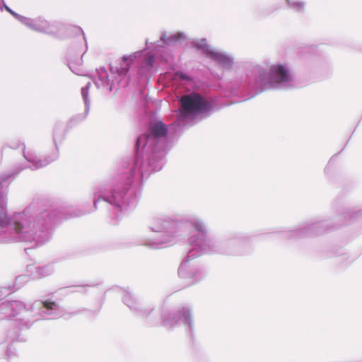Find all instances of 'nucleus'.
Here are the masks:
<instances>
[{
    "label": "nucleus",
    "instance_id": "1",
    "mask_svg": "<svg viewBox=\"0 0 362 362\" xmlns=\"http://www.w3.org/2000/svg\"><path fill=\"white\" fill-rule=\"evenodd\" d=\"M54 142L57 146L56 138ZM27 165H20L12 173L0 175V243L24 242L39 247L46 244L52 238L54 224L59 220L68 218L62 211H59L49 202L40 201L31 203L23 211L11 216L7 210V189L13 176L18 175L23 169L29 168L36 170L43 168L56 160L59 157L57 148L47 158H37L32 151H23ZM93 206L84 212L71 214L69 217L78 216L92 212L98 209L101 200L104 202V185L96 187L93 191Z\"/></svg>",
    "mask_w": 362,
    "mask_h": 362
},
{
    "label": "nucleus",
    "instance_id": "2",
    "mask_svg": "<svg viewBox=\"0 0 362 362\" xmlns=\"http://www.w3.org/2000/svg\"><path fill=\"white\" fill-rule=\"evenodd\" d=\"M184 222L193 228L197 233L188 238L189 246L187 255L181 262L178 269L179 276L185 280L188 285L194 284L202 280L205 276L202 268L192 267L189 262L199 256L207 253H219L235 255L241 254L239 247L242 243V237L235 235L221 242L212 240L208 236L205 223L197 216H189Z\"/></svg>",
    "mask_w": 362,
    "mask_h": 362
},
{
    "label": "nucleus",
    "instance_id": "3",
    "mask_svg": "<svg viewBox=\"0 0 362 362\" xmlns=\"http://www.w3.org/2000/svg\"><path fill=\"white\" fill-rule=\"evenodd\" d=\"M298 86L295 76L287 64L275 63L267 67L259 64L251 66L248 81L235 78L225 87V95L235 97L232 103L250 99L267 90H284Z\"/></svg>",
    "mask_w": 362,
    "mask_h": 362
},
{
    "label": "nucleus",
    "instance_id": "4",
    "mask_svg": "<svg viewBox=\"0 0 362 362\" xmlns=\"http://www.w3.org/2000/svg\"><path fill=\"white\" fill-rule=\"evenodd\" d=\"M75 311L70 314H79ZM69 314L57 303L37 300L27 303L21 300H7L0 304V319L14 320L18 327H28L33 321L40 319H54Z\"/></svg>",
    "mask_w": 362,
    "mask_h": 362
},
{
    "label": "nucleus",
    "instance_id": "5",
    "mask_svg": "<svg viewBox=\"0 0 362 362\" xmlns=\"http://www.w3.org/2000/svg\"><path fill=\"white\" fill-rule=\"evenodd\" d=\"M148 227L159 237L148 241L146 245L153 249L166 247L175 244L181 235L180 222L175 216L160 214L151 217Z\"/></svg>",
    "mask_w": 362,
    "mask_h": 362
},
{
    "label": "nucleus",
    "instance_id": "6",
    "mask_svg": "<svg viewBox=\"0 0 362 362\" xmlns=\"http://www.w3.org/2000/svg\"><path fill=\"white\" fill-rule=\"evenodd\" d=\"M143 51L136 52L129 56L124 55L121 61L119 68L117 67V75L111 69L109 74L104 67H100L97 70V77L95 79V84L98 88H101L107 92H111L116 86L122 82L129 72L131 63L136 58L140 57Z\"/></svg>",
    "mask_w": 362,
    "mask_h": 362
},
{
    "label": "nucleus",
    "instance_id": "7",
    "mask_svg": "<svg viewBox=\"0 0 362 362\" xmlns=\"http://www.w3.org/2000/svg\"><path fill=\"white\" fill-rule=\"evenodd\" d=\"M211 109V103L205 100L198 93H192L183 95L180 99V109L176 122L180 124L198 117H202Z\"/></svg>",
    "mask_w": 362,
    "mask_h": 362
},
{
    "label": "nucleus",
    "instance_id": "8",
    "mask_svg": "<svg viewBox=\"0 0 362 362\" xmlns=\"http://www.w3.org/2000/svg\"><path fill=\"white\" fill-rule=\"evenodd\" d=\"M161 323L164 327L168 329L173 328L180 323H183L186 327L187 331L191 332L192 330L191 310L187 307H184L182 310H179L176 313L165 310L162 313Z\"/></svg>",
    "mask_w": 362,
    "mask_h": 362
},
{
    "label": "nucleus",
    "instance_id": "9",
    "mask_svg": "<svg viewBox=\"0 0 362 362\" xmlns=\"http://www.w3.org/2000/svg\"><path fill=\"white\" fill-rule=\"evenodd\" d=\"M122 299L124 304L136 315L147 319L150 324L157 323L151 316L153 308L151 306H145L140 303L131 291L129 289L123 290Z\"/></svg>",
    "mask_w": 362,
    "mask_h": 362
},
{
    "label": "nucleus",
    "instance_id": "10",
    "mask_svg": "<svg viewBox=\"0 0 362 362\" xmlns=\"http://www.w3.org/2000/svg\"><path fill=\"white\" fill-rule=\"evenodd\" d=\"M13 15L21 23L37 32L54 35L59 30V25L57 23H50L40 16L30 18L16 13H13Z\"/></svg>",
    "mask_w": 362,
    "mask_h": 362
},
{
    "label": "nucleus",
    "instance_id": "11",
    "mask_svg": "<svg viewBox=\"0 0 362 362\" xmlns=\"http://www.w3.org/2000/svg\"><path fill=\"white\" fill-rule=\"evenodd\" d=\"M193 47L202 49L207 57L217 62L224 68L231 67L233 59L223 52L212 49L208 44L206 39L193 40L191 42Z\"/></svg>",
    "mask_w": 362,
    "mask_h": 362
},
{
    "label": "nucleus",
    "instance_id": "12",
    "mask_svg": "<svg viewBox=\"0 0 362 362\" xmlns=\"http://www.w3.org/2000/svg\"><path fill=\"white\" fill-rule=\"evenodd\" d=\"M76 28L81 34L83 45H81L80 47L78 46L71 47L68 52L67 60L71 71L76 74L80 75L82 73V57L86 52L88 45L83 31L80 28Z\"/></svg>",
    "mask_w": 362,
    "mask_h": 362
},
{
    "label": "nucleus",
    "instance_id": "13",
    "mask_svg": "<svg viewBox=\"0 0 362 362\" xmlns=\"http://www.w3.org/2000/svg\"><path fill=\"white\" fill-rule=\"evenodd\" d=\"M185 40H187V35L182 32L170 34L168 37L167 33L163 32L160 35V40L166 45H173Z\"/></svg>",
    "mask_w": 362,
    "mask_h": 362
},
{
    "label": "nucleus",
    "instance_id": "14",
    "mask_svg": "<svg viewBox=\"0 0 362 362\" xmlns=\"http://www.w3.org/2000/svg\"><path fill=\"white\" fill-rule=\"evenodd\" d=\"M318 224L314 223L305 227L300 228L288 232L286 236L289 238L303 237L310 233H314L315 230L318 228Z\"/></svg>",
    "mask_w": 362,
    "mask_h": 362
},
{
    "label": "nucleus",
    "instance_id": "15",
    "mask_svg": "<svg viewBox=\"0 0 362 362\" xmlns=\"http://www.w3.org/2000/svg\"><path fill=\"white\" fill-rule=\"evenodd\" d=\"M54 269L51 264L35 267V272H32L34 278H42L52 274Z\"/></svg>",
    "mask_w": 362,
    "mask_h": 362
},
{
    "label": "nucleus",
    "instance_id": "16",
    "mask_svg": "<svg viewBox=\"0 0 362 362\" xmlns=\"http://www.w3.org/2000/svg\"><path fill=\"white\" fill-rule=\"evenodd\" d=\"M154 61L155 57L153 54H149L145 57L140 69L141 74L147 75L152 71Z\"/></svg>",
    "mask_w": 362,
    "mask_h": 362
},
{
    "label": "nucleus",
    "instance_id": "17",
    "mask_svg": "<svg viewBox=\"0 0 362 362\" xmlns=\"http://www.w3.org/2000/svg\"><path fill=\"white\" fill-rule=\"evenodd\" d=\"M90 83L88 82L84 87L81 88V94L85 104V117L88 115L90 110V100L88 98L89 88Z\"/></svg>",
    "mask_w": 362,
    "mask_h": 362
},
{
    "label": "nucleus",
    "instance_id": "18",
    "mask_svg": "<svg viewBox=\"0 0 362 362\" xmlns=\"http://www.w3.org/2000/svg\"><path fill=\"white\" fill-rule=\"evenodd\" d=\"M4 356L8 361H11L18 357V354L16 349L12 345H9L6 347Z\"/></svg>",
    "mask_w": 362,
    "mask_h": 362
},
{
    "label": "nucleus",
    "instance_id": "19",
    "mask_svg": "<svg viewBox=\"0 0 362 362\" xmlns=\"http://www.w3.org/2000/svg\"><path fill=\"white\" fill-rule=\"evenodd\" d=\"M289 6L297 12H301L304 10V3L299 1H288Z\"/></svg>",
    "mask_w": 362,
    "mask_h": 362
},
{
    "label": "nucleus",
    "instance_id": "20",
    "mask_svg": "<svg viewBox=\"0 0 362 362\" xmlns=\"http://www.w3.org/2000/svg\"><path fill=\"white\" fill-rule=\"evenodd\" d=\"M175 76L181 81H193V78L191 76L187 75L186 73H184L182 71H177L175 74Z\"/></svg>",
    "mask_w": 362,
    "mask_h": 362
},
{
    "label": "nucleus",
    "instance_id": "21",
    "mask_svg": "<svg viewBox=\"0 0 362 362\" xmlns=\"http://www.w3.org/2000/svg\"><path fill=\"white\" fill-rule=\"evenodd\" d=\"M149 44H150V43L148 42V40H146V49L150 48Z\"/></svg>",
    "mask_w": 362,
    "mask_h": 362
},
{
    "label": "nucleus",
    "instance_id": "22",
    "mask_svg": "<svg viewBox=\"0 0 362 362\" xmlns=\"http://www.w3.org/2000/svg\"><path fill=\"white\" fill-rule=\"evenodd\" d=\"M6 9L15 17V16L13 15V11H11L9 8L6 7Z\"/></svg>",
    "mask_w": 362,
    "mask_h": 362
},
{
    "label": "nucleus",
    "instance_id": "23",
    "mask_svg": "<svg viewBox=\"0 0 362 362\" xmlns=\"http://www.w3.org/2000/svg\"><path fill=\"white\" fill-rule=\"evenodd\" d=\"M6 9L15 17V16L13 15V11H11L9 8L6 7Z\"/></svg>",
    "mask_w": 362,
    "mask_h": 362
},
{
    "label": "nucleus",
    "instance_id": "24",
    "mask_svg": "<svg viewBox=\"0 0 362 362\" xmlns=\"http://www.w3.org/2000/svg\"><path fill=\"white\" fill-rule=\"evenodd\" d=\"M84 287L83 286H79L78 287V291H81L82 290H83Z\"/></svg>",
    "mask_w": 362,
    "mask_h": 362
},
{
    "label": "nucleus",
    "instance_id": "25",
    "mask_svg": "<svg viewBox=\"0 0 362 362\" xmlns=\"http://www.w3.org/2000/svg\"><path fill=\"white\" fill-rule=\"evenodd\" d=\"M11 340H18V337H15V338H13V337H11Z\"/></svg>",
    "mask_w": 362,
    "mask_h": 362
},
{
    "label": "nucleus",
    "instance_id": "26",
    "mask_svg": "<svg viewBox=\"0 0 362 362\" xmlns=\"http://www.w3.org/2000/svg\"><path fill=\"white\" fill-rule=\"evenodd\" d=\"M11 148H18L19 146H11Z\"/></svg>",
    "mask_w": 362,
    "mask_h": 362
},
{
    "label": "nucleus",
    "instance_id": "27",
    "mask_svg": "<svg viewBox=\"0 0 362 362\" xmlns=\"http://www.w3.org/2000/svg\"><path fill=\"white\" fill-rule=\"evenodd\" d=\"M33 266H28V269H33Z\"/></svg>",
    "mask_w": 362,
    "mask_h": 362
},
{
    "label": "nucleus",
    "instance_id": "28",
    "mask_svg": "<svg viewBox=\"0 0 362 362\" xmlns=\"http://www.w3.org/2000/svg\"><path fill=\"white\" fill-rule=\"evenodd\" d=\"M3 349H4V346H0V350H3Z\"/></svg>",
    "mask_w": 362,
    "mask_h": 362
}]
</instances>
